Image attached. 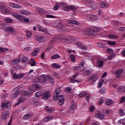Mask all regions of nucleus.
<instances>
[{
    "mask_svg": "<svg viewBox=\"0 0 125 125\" xmlns=\"http://www.w3.org/2000/svg\"><path fill=\"white\" fill-rule=\"evenodd\" d=\"M58 41L63 43H72V42H75V39L74 37L71 36L60 35L59 36H55L53 40L50 42V43L56 42Z\"/></svg>",
    "mask_w": 125,
    "mask_h": 125,
    "instance_id": "1",
    "label": "nucleus"
},
{
    "mask_svg": "<svg viewBox=\"0 0 125 125\" xmlns=\"http://www.w3.org/2000/svg\"><path fill=\"white\" fill-rule=\"evenodd\" d=\"M21 93L23 94V95H24V96H29V95H31V94H32V93H30L29 91H27L25 90L22 91L20 90L14 93L12 95V98L15 99V98H17L18 95H19V94H20Z\"/></svg>",
    "mask_w": 125,
    "mask_h": 125,
    "instance_id": "2",
    "label": "nucleus"
},
{
    "mask_svg": "<svg viewBox=\"0 0 125 125\" xmlns=\"http://www.w3.org/2000/svg\"><path fill=\"white\" fill-rule=\"evenodd\" d=\"M61 6H62V10L64 11H69V10H72L74 12H76L77 11V8L73 5L65 6V4L62 3L61 4Z\"/></svg>",
    "mask_w": 125,
    "mask_h": 125,
    "instance_id": "3",
    "label": "nucleus"
},
{
    "mask_svg": "<svg viewBox=\"0 0 125 125\" xmlns=\"http://www.w3.org/2000/svg\"><path fill=\"white\" fill-rule=\"evenodd\" d=\"M0 11L2 14H9V10L4 5V3L0 1Z\"/></svg>",
    "mask_w": 125,
    "mask_h": 125,
    "instance_id": "4",
    "label": "nucleus"
},
{
    "mask_svg": "<svg viewBox=\"0 0 125 125\" xmlns=\"http://www.w3.org/2000/svg\"><path fill=\"white\" fill-rule=\"evenodd\" d=\"M97 57V65L99 68H102L104 65L103 58L101 56H96Z\"/></svg>",
    "mask_w": 125,
    "mask_h": 125,
    "instance_id": "5",
    "label": "nucleus"
},
{
    "mask_svg": "<svg viewBox=\"0 0 125 125\" xmlns=\"http://www.w3.org/2000/svg\"><path fill=\"white\" fill-rule=\"evenodd\" d=\"M61 92V89L60 88H57L55 91H54L53 95V98L55 101H57L58 100L59 94Z\"/></svg>",
    "mask_w": 125,
    "mask_h": 125,
    "instance_id": "6",
    "label": "nucleus"
},
{
    "mask_svg": "<svg viewBox=\"0 0 125 125\" xmlns=\"http://www.w3.org/2000/svg\"><path fill=\"white\" fill-rule=\"evenodd\" d=\"M9 112L8 111H5L2 113L1 119L3 122H6V119H8L9 118Z\"/></svg>",
    "mask_w": 125,
    "mask_h": 125,
    "instance_id": "7",
    "label": "nucleus"
},
{
    "mask_svg": "<svg viewBox=\"0 0 125 125\" xmlns=\"http://www.w3.org/2000/svg\"><path fill=\"white\" fill-rule=\"evenodd\" d=\"M98 80V75L97 74H92L88 78V81L91 82V83H94Z\"/></svg>",
    "mask_w": 125,
    "mask_h": 125,
    "instance_id": "8",
    "label": "nucleus"
},
{
    "mask_svg": "<svg viewBox=\"0 0 125 125\" xmlns=\"http://www.w3.org/2000/svg\"><path fill=\"white\" fill-rule=\"evenodd\" d=\"M74 44L78 46L79 48L83 49V50H86L87 49V47L81 42H75Z\"/></svg>",
    "mask_w": 125,
    "mask_h": 125,
    "instance_id": "9",
    "label": "nucleus"
},
{
    "mask_svg": "<svg viewBox=\"0 0 125 125\" xmlns=\"http://www.w3.org/2000/svg\"><path fill=\"white\" fill-rule=\"evenodd\" d=\"M78 76L79 74L76 73L75 75L72 76V78L70 79V82L72 83H81L82 80L76 79H78Z\"/></svg>",
    "mask_w": 125,
    "mask_h": 125,
    "instance_id": "10",
    "label": "nucleus"
},
{
    "mask_svg": "<svg viewBox=\"0 0 125 125\" xmlns=\"http://www.w3.org/2000/svg\"><path fill=\"white\" fill-rule=\"evenodd\" d=\"M35 41H37L39 42H46V37H44L41 35L37 36L35 38Z\"/></svg>",
    "mask_w": 125,
    "mask_h": 125,
    "instance_id": "11",
    "label": "nucleus"
},
{
    "mask_svg": "<svg viewBox=\"0 0 125 125\" xmlns=\"http://www.w3.org/2000/svg\"><path fill=\"white\" fill-rule=\"evenodd\" d=\"M48 76H46L44 75H41L39 78V81L40 83H45L46 81H48Z\"/></svg>",
    "mask_w": 125,
    "mask_h": 125,
    "instance_id": "12",
    "label": "nucleus"
},
{
    "mask_svg": "<svg viewBox=\"0 0 125 125\" xmlns=\"http://www.w3.org/2000/svg\"><path fill=\"white\" fill-rule=\"evenodd\" d=\"M79 96L81 98L83 97H85L87 103H89V98H90V96H89V95H87V93H84V92H82L79 94Z\"/></svg>",
    "mask_w": 125,
    "mask_h": 125,
    "instance_id": "13",
    "label": "nucleus"
},
{
    "mask_svg": "<svg viewBox=\"0 0 125 125\" xmlns=\"http://www.w3.org/2000/svg\"><path fill=\"white\" fill-rule=\"evenodd\" d=\"M17 19L19 20L20 22H22V23H25V22L28 23L30 21L29 19L25 18V17L20 15L19 16Z\"/></svg>",
    "mask_w": 125,
    "mask_h": 125,
    "instance_id": "14",
    "label": "nucleus"
},
{
    "mask_svg": "<svg viewBox=\"0 0 125 125\" xmlns=\"http://www.w3.org/2000/svg\"><path fill=\"white\" fill-rule=\"evenodd\" d=\"M41 88H42V87H41V85H40L39 84H34L30 87V89L31 90V91L37 90V89L40 90Z\"/></svg>",
    "mask_w": 125,
    "mask_h": 125,
    "instance_id": "15",
    "label": "nucleus"
},
{
    "mask_svg": "<svg viewBox=\"0 0 125 125\" xmlns=\"http://www.w3.org/2000/svg\"><path fill=\"white\" fill-rule=\"evenodd\" d=\"M11 106L9 105V103L8 102H3L1 103L0 108L2 110H4V109H7L10 108Z\"/></svg>",
    "mask_w": 125,
    "mask_h": 125,
    "instance_id": "16",
    "label": "nucleus"
},
{
    "mask_svg": "<svg viewBox=\"0 0 125 125\" xmlns=\"http://www.w3.org/2000/svg\"><path fill=\"white\" fill-rule=\"evenodd\" d=\"M23 77H24V74H17L16 73H14L12 75V78H13V80H20V79H22V78H23Z\"/></svg>",
    "mask_w": 125,
    "mask_h": 125,
    "instance_id": "17",
    "label": "nucleus"
},
{
    "mask_svg": "<svg viewBox=\"0 0 125 125\" xmlns=\"http://www.w3.org/2000/svg\"><path fill=\"white\" fill-rule=\"evenodd\" d=\"M104 37H105V38H108V39H110L111 40H117L118 39V36L114 35L113 34H109L107 35L106 33H104Z\"/></svg>",
    "mask_w": 125,
    "mask_h": 125,
    "instance_id": "18",
    "label": "nucleus"
},
{
    "mask_svg": "<svg viewBox=\"0 0 125 125\" xmlns=\"http://www.w3.org/2000/svg\"><path fill=\"white\" fill-rule=\"evenodd\" d=\"M50 97V94L48 92H45L42 94V99L43 100H47Z\"/></svg>",
    "mask_w": 125,
    "mask_h": 125,
    "instance_id": "19",
    "label": "nucleus"
},
{
    "mask_svg": "<svg viewBox=\"0 0 125 125\" xmlns=\"http://www.w3.org/2000/svg\"><path fill=\"white\" fill-rule=\"evenodd\" d=\"M87 3L89 4V6L92 8V9H95L96 7V5L94 4V1L92 0H88Z\"/></svg>",
    "mask_w": 125,
    "mask_h": 125,
    "instance_id": "20",
    "label": "nucleus"
},
{
    "mask_svg": "<svg viewBox=\"0 0 125 125\" xmlns=\"http://www.w3.org/2000/svg\"><path fill=\"white\" fill-rule=\"evenodd\" d=\"M100 7L101 8H108L109 7V4L105 1H102L100 3Z\"/></svg>",
    "mask_w": 125,
    "mask_h": 125,
    "instance_id": "21",
    "label": "nucleus"
},
{
    "mask_svg": "<svg viewBox=\"0 0 125 125\" xmlns=\"http://www.w3.org/2000/svg\"><path fill=\"white\" fill-rule=\"evenodd\" d=\"M124 72V70L122 68L118 69L115 72V76L116 78H121L122 76V73Z\"/></svg>",
    "mask_w": 125,
    "mask_h": 125,
    "instance_id": "22",
    "label": "nucleus"
},
{
    "mask_svg": "<svg viewBox=\"0 0 125 125\" xmlns=\"http://www.w3.org/2000/svg\"><path fill=\"white\" fill-rule=\"evenodd\" d=\"M65 100V99H64V96L63 95H61L59 97V102L58 103V104L60 105V106H62L63 104H64V101Z\"/></svg>",
    "mask_w": 125,
    "mask_h": 125,
    "instance_id": "23",
    "label": "nucleus"
},
{
    "mask_svg": "<svg viewBox=\"0 0 125 125\" xmlns=\"http://www.w3.org/2000/svg\"><path fill=\"white\" fill-rule=\"evenodd\" d=\"M25 100H26V99H25V97H24V96L20 97L19 99V102L15 104V106H18L20 103H23Z\"/></svg>",
    "mask_w": 125,
    "mask_h": 125,
    "instance_id": "24",
    "label": "nucleus"
},
{
    "mask_svg": "<svg viewBox=\"0 0 125 125\" xmlns=\"http://www.w3.org/2000/svg\"><path fill=\"white\" fill-rule=\"evenodd\" d=\"M85 35L90 37H95L97 36V33L96 32H85Z\"/></svg>",
    "mask_w": 125,
    "mask_h": 125,
    "instance_id": "25",
    "label": "nucleus"
},
{
    "mask_svg": "<svg viewBox=\"0 0 125 125\" xmlns=\"http://www.w3.org/2000/svg\"><path fill=\"white\" fill-rule=\"evenodd\" d=\"M113 103H114V102H113V100L112 99H107L106 100H105V104L106 106H111V105L113 104Z\"/></svg>",
    "mask_w": 125,
    "mask_h": 125,
    "instance_id": "26",
    "label": "nucleus"
},
{
    "mask_svg": "<svg viewBox=\"0 0 125 125\" xmlns=\"http://www.w3.org/2000/svg\"><path fill=\"white\" fill-rule=\"evenodd\" d=\"M117 91L119 93L122 92L124 93V92H125V86H120L117 88Z\"/></svg>",
    "mask_w": 125,
    "mask_h": 125,
    "instance_id": "27",
    "label": "nucleus"
},
{
    "mask_svg": "<svg viewBox=\"0 0 125 125\" xmlns=\"http://www.w3.org/2000/svg\"><path fill=\"white\" fill-rule=\"evenodd\" d=\"M39 52H40V48H36L34 50L32 53L31 54V55L32 56H37Z\"/></svg>",
    "mask_w": 125,
    "mask_h": 125,
    "instance_id": "28",
    "label": "nucleus"
},
{
    "mask_svg": "<svg viewBox=\"0 0 125 125\" xmlns=\"http://www.w3.org/2000/svg\"><path fill=\"white\" fill-rule=\"evenodd\" d=\"M87 20H89V21L96 20V16L94 15H89V17L87 18Z\"/></svg>",
    "mask_w": 125,
    "mask_h": 125,
    "instance_id": "29",
    "label": "nucleus"
},
{
    "mask_svg": "<svg viewBox=\"0 0 125 125\" xmlns=\"http://www.w3.org/2000/svg\"><path fill=\"white\" fill-rule=\"evenodd\" d=\"M37 28L40 32H47V28H42L41 25H38Z\"/></svg>",
    "mask_w": 125,
    "mask_h": 125,
    "instance_id": "30",
    "label": "nucleus"
},
{
    "mask_svg": "<svg viewBox=\"0 0 125 125\" xmlns=\"http://www.w3.org/2000/svg\"><path fill=\"white\" fill-rule=\"evenodd\" d=\"M51 120H53V117L47 116L44 119L42 120V122H44V123H45L46 122L51 121Z\"/></svg>",
    "mask_w": 125,
    "mask_h": 125,
    "instance_id": "31",
    "label": "nucleus"
},
{
    "mask_svg": "<svg viewBox=\"0 0 125 125\" xmlns=\"http://www.w3.org/2000/svg\"><path fill=\"white\" fill-rule=\"evenodd\" d=\"M31 117H33V115H32V114H27L24 115L23 117V119L26 121L27 120H29V119H31Z\"/></svg>",
    "mask_w": 125,
    "mask_h": 125,
    "instance_id": "32",
    "label": "nucleus"
},
{
    "mask_svg": "<svg viewBox=\"0 0 125 125\" xmlns=\"http://www.w3.org/2000/svg\"><path fill=\"white\" fill-rule=\"evenodd\" d=\"M91 73H92V69L91 68L86 69L84 71V74L86 76H90Z\"/></svg>",
    "mask_w": 125,
    "mask_h": 125,
    "instance_id": "33",
    "label": "nucleus"
},
{
    "mask_svg": "<svg viewBox=\"0 0 125 125\" xmlns=\"http://www.w3.org/2000/svg\"><path fill=\"white\" fill-rule=\"evenodd\" d=\"M29 64L32 66H36V61L33 59H31L29 61Z\"/></svg>",
    "mask_w": 125,
    "mask_h": 125,
    "instance_id": "34",
    "label": "nucleus"
},
{
    "mask_svg": "<svg viewBox=\"0 0 125 125\" xmlns=\"http://www.w3.org/2000/svg\"><path fill=\"white\" fill-rule=\"evenodd\" d=\"M72 104L70 107V109L71 111H74V110H75V109H76V104L74 103V102H75V101L74 100H72Z\"/></svg>",
    "mask_w": 125,
    "mask_h": 125,
    "instance_id": "35",
    "label": "nucleus"
},
{
    "mask_svg": "<svg viewBox=\"0 0 125 125\" xmlns=\"http://www.w3.org/2000/svg\"><path fill=\"white\" fill-rule=\"evenodd\" d=\"M4 22H6V23H12V22H13L12 19L9 18H6L4 19Z\"/></svg>",
    "mask_w": 125,
    "mask_h": 125,
    "instance_id": "36",
    "label": "nucleus"
},
{
    "mask_svg": "<svg viewBox=\"0 0 125 125\" xmlns=\"http://www.w3.org/2000/svg\"><path fill=\"white\" fill-rule=\"evenodd\" d=\"M68 23H69V24H74V25H80V22L76 21L70 20L68 21Z\"/></svg>",
    "mask_w": 125,
    "mask_h": 125,
    "instance_id": "37",
    "label": "nucleus"
},
{
    "mask_svg": "<svg viewBox=\"0 0 125 125\" xmlns=\"http://www.w3.org/2000/svg\"><path fill=\"white\" fill-rule=\"evenodd\" d=\"M86 30V32H94L95 27H89Z\"/></svg>",
    "mask_w": 125,
    "mask_h": 125,
    "instance_id": "38",
    "label": "nucleus"
},
{
    "mask_svg": "<svg viewBox=\"0 0 125 125\" xmlns=\"http://www.w3.org/2000/svg\"><path fill=\"white\" fill-rule=\"evenodd\" d=\"M52 68H56L57 69H60L61 65L57 64V63H54L52 64Z\"/></svg>",
    "mask_w": 125,
    "mask_h": 125,
    "instance_id": "39",
    "label": "nucleus"
},
{
    "mask_svg": "<svg viewBox=\"0 0 125 125\" xmlns=\"http://www.w3.org/2000/svg\"><path fill=\"white\" fill-rule=\"evenodd\" d=\"M21 14H24L25 15H30V12L28 11H24V10H21L20 11Z\"/></svg>",
    "mask_w": 125,
    "mask_h": 125,
    "instance_id": "40",
    "label": "nucleus"
},
{
    "mask_svg": "<svg viewBox=\"0 0 125 125\" xmlns=\"http://www.w3.org/2000/svg\"><path fill=\"white\" fill-rule=\"evenodd\" d=\"M97 117H99L100 120H104V116L103 114H101L100 112H98L97 113Z\"/></svg>",
    "mask_w": 125,
    "mask_h": 125,
    "instance_id": "41",
    "label": "nucleus"
},
{
    "mask_svg": "<svg viewBox=\"0 0 125 125\" xmlns=\"http://www.w3.org/2000/svg\"><path fill=\"white\" fill-rule=\"evenodd\" d=\"M101 31H104V29L99 27H95L94 32H100Z\"/></svg>",
    "mask_w": 125,
    "mask_h": 125,
    "instance_id": "42",
    "label": "nucleus"
},
{
    "mask_svg": "<svg viewBox=\"0 0 125 125\" xmlns=\"http://www.w3.org/2000/svg\"><path fill=\"white\" fill-rule=\"evenodd\" d=\"M125 113L124 111V109H119V115L120 117H123V116H125Z\"/></svg>",
    "mask_w": 125,
    "mask_h": 125,
    "instance_id": "43",
    "label": "nucleus"
},
{
    "mask_svg": "<svg viewBox=\"0 0 125 125\" xmlns=\"http://www.w3.org/2000/svg\"><path fill=\"white\" fill-rule=\"evenodd\" d=\"M32 34L31 32H26V37L27 39H31V37Z\"/></svg>",
    "mask_w": 125,
    "mask_h": 125,
    "instance_id": "44",
    "label": "nucleus"
},
{
    "mask_svg": "<svg viewBox=\"0 0 125 125\" xmlns=\"http://www.w3.org/2000/svg\"><path fill=\"white\" fill-rule=\"evenodd\" d=\"M107 44L109 45H116V42L114 41H106Z\"/></svg>",
    "mask_w": 125,
    "mask_h": 125,
    "instance_id": "45",
    "label": "nucleus"
},
{
    "mask_svg": "<svg viewBox=\"0 0 125 125\" xmlns=\"http://www.w3.org/2000/svg\"><path fill=\"white\" fill-rule=\"evenodd\" d=\"M60 57V56L58 54H55L51 56V59H58Z\"/></svg>",
    "mask_w": 125,
    "mask_h": 125,
    "instance_id": "46",
    "label": "nucleus"
},
{
    "mask_svg": "<svg viewBox=\"0 0 125 125\" xmlns=\"http://www.w3.org/2000/svg\"><path fill=\"white\" fill-rule=\"evenodd\" d=\"M100 93L102 94H104L106 92V88L105 87H102L100 90H99Z\"/></svg>",
    "mask_w": 125,
    "mask_h": 125,
    "instance_id": "47",
    "label": "nucleus"
},
{
    "mask_svg": "<svg viewBox=\"0 0 125 125\" xmlns=\"http://www.w3.org/2000/svg\"><path fill=\"white\" fill-rule=\"evenodd\" d=\"M84 65V62L83 61H82L79 66H78V68H79V70L80 69H81V68H83V67Z\"/></svg>",
    "mask_w": 125,
    "mask_h": 125,
    "instance_id": "48",
    "label": "nucleus"
},
{
    "mask_svg": "<svg viewBox=\"0 0 125 125\" xmlns=\"http://www.w3.org/2000/svg\"><path fill=\"white\" fill-rule=\"evenodd\" d=\"M104 103V98L102 97L100 99V100L99 102V105H102Z\"/></svg>",
    "mask_w": 125,
    "mask_h": 125,
    "instance_id": "49",
    "label": "nucleus"
},
{
    "mask_svg": "<svg viewBox=\"0 0 125 125\" xmlns=\"http://www.w3.org/2000/svg\"><path fill=\"white\" fill-rule=\"evenodd\" d=\"M21 61L22 63H27L28 62V58L26 57H24L22 59Z\"/></svg>",
    "mask_w": 125,
    "mask_h": 125,
    "instance_id": "50",
    "label": "nucleus"
},
{
    "mask_svg": "<svg viewBox=\"0 0 125 125\" xmlns=\"http://www.w3.org/2000/svg\"><path fill=\"white\" fill-rule=\"evenodd\" d=\"M35 97H40V96H42V92L39 91L35 93Z\"/></svg>",
    "mask_w": 125,
    "mask_h": 125,
    "instance_id": "51",
    "label": "nucleus"
},
{
    "mask_svg": "<svg viewBox=\"0 0 125 125\" xmlns=\"http://www.w3.org/2000/svg\"><path fill=\"white\" fill-rule=\"evenodd\" d=\"M12 16H13V17H15V18H16L17 19L18 18V17H19V15L15 12L12 13Z\"/></svg>",
    "mask_w": 125,
    "mask_h": 125,
    "instance_id": "52",
    "label": "nucleus"
},
{
    "mask_svg": "<svg viewBox=\"0 0 125 125\" xmlns=\"http://www.w3.org/2000/svg\"><path fill=\"white\" fill-rule=\"evenodd\" d=\"M70 58L72 60V61H73V62L76 61V57H75V55H70Z\"/></svg>",
    "mask_w": 125,
    "mask_h": 125,
    "instance_id": "53",
    "label": "nucleus"
},
{
    "mask_svg": "<svg viewBox=\"0 0 125 125\" xmlns=\"http://www.w3.org/2000/svg\"><path fill=\"white\" fill-rule=\"evenodd\" d=\"M9 6L13 8H16V3H9Z\"/></svg>",
    "mask_w": 125,
    "mask_h": 125,
    "instance_id": "54",
    "label": "nucleus"
},
{
    "mask_svg": "<svg viewBox=\"0 0 125 125\" xmlns=\"http://www.w3.org/2000/svg\"><path fill=\"white\" fill-rule=\"evenodd\" d=\"M65 90L67 92H71L72 91V87H66Z\"/></svg>",
    "mask_w": 125,
    "mask_h": 125,
    "instance_id": "55",
    "label": "nucleus"
},
{
    "mask_svg": "<svg viewBox=\"0 0 125 125\" xmlns=\"http://www.w3.org/2000/svg\"><path fill=\"white\" fill-rule=\"evenodd\" d=\"M60 6V5L56 4V5L54 6V8H53L54 11H55L58 10Z\"/></svg>",
    "mask_w": 125,
    "mask_h": 125,
    "instance_id": "56",
    "label": "nucleus"
},
{
    "mask_svg": "<svg viewBox=\"0 0 125 125\" xmlns=\"http://www.w3.org/2000/svg\"><path fill=\"white\" fill-rule=\"evenodd\" d=\"M57 28H59V29H61L62 28H63V27H64V25H63V24L61 23H59L57 26Z\"/></svg>",
    "mask_w": 125,
    "mask_h": 125,
    "instance_id": "57",
    "label": "nucleus"
},
{
    "mask_svg": "<svg viewBox=\"0 0 125 125\" xmlns=\"http://www.w3.org/2000/svg\"><path fill=\"white\" fill-rule=\"evenodd\" d=\"M6 30H7L8 32H12L13 31V28L11 27H8L6 28Z\"/></svg>",
    "mask_w": 125,
    "mask_h": 125,
    "instance_id": "58",
    "label": "nucleus"
},
{
    "mask_svg": "<svg viewBox=\"0 0 125 125\" xmlns=\"http://www.w3.org/2000/svg\"><path fill=\"white\" fill-rule=\"evenodd\" d=\"M71 70L73 71H77V70H80V68H79L78 66H73Z\"/></svg>",
    "mask_w": 125,
    "mask_h": 125,
    "instance_id": "59",
    "label": "nucleus"
},
{
    "mask_svg": "<svg viewBox=\"0 0 125 125\" xmlns=\"http://www.w3.org/2000/svg\"><path fill=\"white\" fill-rule=\"evenodd\" d=\"M22 85L18 86V87L14 88V91H16V90H19V89H20L21 88H22Z\"/></svg>",
    "mask_w": 125,
    "mask_h": 125,
    "instance_id": "60",
    "label": "nucleus"
},
{
    "mask_svg": "<svg viewBox=\"0 0 125 125\" xmlns=\"http://www.w3.org/2000/svg\"><path fill=\"white\" fill-rule=\"evenodd\" d=\"M106 52L108 54H109V53H113V49H110V48H108V49H106Z\"/></svg>",
    "mask_w": 125,
    "mask_h": 125,
    "instance_id": "61",
    "label": "nucleus"
},
{
    "mask_svg": "<svg viewBox=\"0 0 125 125\" xmlns=\"http://www.w3.org/2000/svg\"><path fill=\"white\" fill-rule=\"evenodd\" d=\"M113 23H114L115 25H116V26H119V25H121V22L117 21H113Z\"/></svg>",
    "mask_w": 125,
    "mask_h": 125,
    "instance_id": "62",
    "label": "nucleus"
},
{
    "mask_svg": "<svg viewBox=\"0 0 125 125\" xmlns=\"http://www.w3.org/2000/svg\"><path fill=\"white\" fill-rule=\"evenodd\" d=\"M46 18H55V16L51 15H46Z\"/></svg>",
    "mask_w": 125,
    "mask_h": 125,
    "instance_id": "63",
    "label": "nucleus"
},
{
    "mask_svg": "<svg viewBox=\"0 0 125 125\" xmlns=\"http://www.w3.org/2000/svg\"><path fill=\"white\" fill-rule=\"evenodd\" d=\"M121 103H125V97H122L121 98Z\"/></svg>",
    "mask_w": 125,
    "mask_h": 125,
    "instance_id": "64",
    "label": "nucleus"
}]
</instances>
